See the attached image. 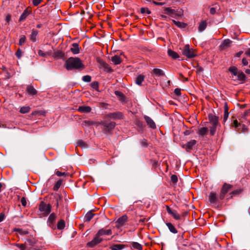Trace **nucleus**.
<instances>
[{"mask_svg":"<svg viewBox=\"0 0 250 250\" xmlns=\"http://www.w3.org/2000/svg\"><path fill=\"white\" fill-rule=\"evenodd\" d=\"M83 64L78 58H69L65 62V67L67 70L77 69L83 67Z\"/></svg>","mask_w":250,"mask_h":250,"instance_id":"1","label":"nucleus"},{"mask_svg":"<svg viewBox=\"0 0 250 250\" xmlns=\"http://www.w3.org/2000/svg\"><path fill=\"white\" fill-rule=\"evenodd\" d=\"M208 118L209 122L211 124V126H210V133L211 135H214L216 132V128L219 125L218 122L219 117L213 114H209Z\"/></svg>","mask_w":250,"mask_h":250,"instance_id":"2","label":"nucleus"},{"mask_svg":"<svg viewBox=\"0 0 250 250\" xmlns=\"http://www.w3.org/2000/svg\"><path fill=\"white\" fill-rule=\"evenodd\" d=\"M182 53L184 55L188 58H192L196 56L193 49L190 48L189 45L188 44H186L183 47L182 50Z\"/></svg>","mask_w":250,"mask_h":250,"instance_id":"3","label":"nucleus"},{"mask_svg":"<svg viewBox=\"0 0 250 250\" xmlns=\"http://www.w3.org/2000/svg\"><path fill=\"white\" fill-rule=\"evenodd\" d=\"M39 209L43 214L46 216L51 212V206L49 204H46L43 202H41L39 205Z\"/></svg>","mask_w":250,"mask_h":250,"instance_id":"4","label":"nucleus"},{"mask_svg":"<svg viewBox=\"0 0 250 250\" xmlns=\"http://www.w3.org/2000/svg\"><path fill=\"white\" fill-rule=\"evenodd\" d=\"M100 124L102 125L103 129L106 132L110 131L116 125V123L114 122H111L108 123L105 122H102Z\"/></svg>","mask_w":250,"mask_h":250,"instance_id":"5","label":"nucleus"},{"mask_svg":"<svg viewBox=\"0 0 250 250\" xmlns=\"http://www.w3.org/2000/svg\"><path fill=\"white\" fill-rule=\"evenodd\" d=\"M231 185L229 184L225 183L223 185L219 195L220 200H223L226 194L231 189Z\"/></svg>","mask_w":250,"mask_h":250,"instance_id":"6","label":"nucleus"},{"mask_svg":"<svg viewBox=\"0 0 250 250\" xmlns=\"http://www.w3.org/2000/svg\"><path fill=\"white\" fill-rule=\"evenodd\" d=\"M102 241L103 239L100 238V235H98V233H97L93 240L87 243V246L90 248H93Z\"/></svg>","mask_w":250,"mask_h":250,"instance_id":"7","label":"nucleus"},{"mask_svg":"<svg viewBox=\"0 0 250 250\" xmlns=\"http://www.w3.org/2000/svg\"><path fill=\"white\" fill-rule=\"evenodd\" d=\"M106 118H110L113 120L122 119L123 118V114L120 112H116L110 113L106 115Z\"/></svg>","mask_w":250,"mask_h":250,"instance_id":"8","label":"nucleus"},{"mask_svg":"<svg viewBox=\"0 0 250 250\" xmlns=\"http://www.w3.org/2000/svg\"><path fill=\"white\" fill-rule=\"evenodd\" d=\"M128 217L126 215H124L120 217L116 221V227L119 228L124 225L125 223L127 221Z\"/></svg>","mask_w":250,"mask_h":250,"instance_id":"9","label":"nucleus"},{"mask_svg":"<svg viewBox=\"0 0 250 250\" xmlns=\"http://www.w3.org/2000/svg\"><path fill=\"white\" fill-rule=\"evenodd\" d=\"M56 216L54 213H51L48 217L47 220L48 225L51 228H55L54 222L55 221Z\"/></svg>","mask_w":250,"mask_h":250,"instance_id":"10","label":"nucleus"},{"mask_svg":"<svg viewBox=\"0 0 250 250\" xmlns=\"http://www.w3.org/2000/svg\"><path fill=\"white\" fill-rule=\"evenodd\" d=\"M196 141L194 140H190L186 144L183 146V147L186 148L187 151L191 150L193 146L196 144Z\"/></svg>","mask_w":250,"mask_h":250,"instance_id":"11","label":"nucleus"},{"mask_svg":"<svg viewBox=\"0 0 250 250\" xmlns=\"http://www.w3.org/2000/svg\"><path fill=\"white\" fill-rule=\"evenodd\" d=\"M152 75L153 76L161 77L165 76V73L162 69L154 68L152 71Z\"/></svg>","mask_w":250,"mask_h":250,"instance_id":"12","label":"nucleus"},{"mask_svg":"<svg viewBox=\"0 0 250 250\" xmlns=\"http://www.w3.org/2000/svg\"><path fill=\"white\" fill-rule=\"evenodd\" d=\"M144 118L145 119V121H146L147 125L152 128H156V125L154 123V122L148 116H145Z\"/></svg>","mask_w":250,"mask_h":250,"instance_id":"13","label":"nucleus"},{"mask_svg":"<svg viewBox=\"0 0 250 250\" xmlns=\"http://www.w3.org/2000/svg\"><path fill=\"white\" fill-rule=\"evenodd\" d=\"M70 50L74 54H78L80 52V47L77 43H73Z\"/></svg>","mask_w":250,"mask_h":250,"instance_id":"14","label":"nucleus"},{"mask_svg":"<svg viewBox=\"0 0 250 250\" xmlns=\"http://www.w3.org/2000/svg\"><path fill=\"white\" fill-rule=\"evenodd\" d=\"M38 33L39 32L37 30L33 29L29 36L30 41L33 42H36L37 40Z\"/></svg>","mask_w":250,"mask_h":250,"instance_id":"15","label":"nucleus"},{"mask_svg":"<svg viewBox=\"0 0 250 250\" xmlns=\"http://www.w3.org/2000/svg\"><path fill=\"white\" fill-rule=\"evenodd\" d=\"M64 56V53L61 50L55 51L53 55V57L56 59H63Z\"/></svg>","mask_w":250,"mask_h":250,"instance_id":"16","label":"nucleus"},{"mask_svg":"<svg viewBox=\"0 0 250 250\" xmlns=\"http://www.w3.org/2000/svg\"><path fill=\"white\" fill-rule=\"evenodd\" d=\"M98 235L102 236L104 235H110L112 234V231L111 229H100L97 232Z\"/></svg>","mask_w":250,"mask_h":250,"instance_id":"17","label":"nucleus"},{"mask_svg":"<svg viewBox=\"0 0 250 250\" xmlns=\"http://www.w3.org/2000/svg\"><path fill=\"white\" fill-rule=\"evenodd\" d=\"M231 41L229 39L225 40L220 46L221 49H225L230 46Z\"/></svg>","mask_w":250,"mask_h":250,"instance_id":"18","label":"nucleus"},{"mask_svg":"<svg viewBox=\"0 0 250 250\" xmlns=\"http://www.w3.org/2000/svg\"><path fill=\"white\" fill-rule=\"evenodd\" d=\"M229 115V107H228L227 104L226 103L224 105V116H223V124H225V123L228 120Z\"/></svg>","mask_w":250,"mask_h":250,"instance_id":"19","label":"nucleus"},{"mask_svg":"<svg viewBox=\"0 0 250 250\" xmlns=\"http://www.w3.org/2000/svg\"><path fill=\"white\" fill-rule=\"evenodd\" d=\"M26 90L28 93L32 96L35 95L37 93V91L31 85L27 86Z\"/></svg>","mask_w":250,"mask_h":250,"instance_id":"20","label":"nucleus"},{"mask_svg":"<svg viewBox=\"0 0 250 250\" xmlns=\"http://www.w3.org/2000/svg\"><path fill=\"white\" fill-rule=\"evenodd\" d=\"M30 11L28 10L27 9L24 10L20 17L19 21L21 22L24 21L28 17V16L30 14Z\"/></svg>","mask_w":250,"mask_h":250,"instance_id":"21","label":"nucleus"},{"mask_svg":"<svg viewBox=\"0 0 250 250\" xmlns=\"http://www.w3.org/2000/svg\"><path fill=\"white\" fill-rule=\"evenodd\" d=\"M91 110V108L89 106H80L78 108V111L81 113H89Z\"/></svg>","mask_w":250,"mask_h":250,"instance_id":"22","label":"nucleus"},{"mask_svg":"<svg viewBox=\"0 0 250 250\" xmlns=\"http://www.w3.org/2000/svg\"><path fill=\"white\" fill-rule=\"evenodd\" d=\"M209 201L211 204H216L217 201L216 194L211 192L209 195Z\"/></svg>","mask_w":250,"mask_h":250,"instance_id":"23","label":"nucleus"},{"mask_svg":"<svg viewBox=\"0 0 250 250\" xmlns=\"http://www.w3.org/2000/svg\"><path fill=\"white\" fill-rule=\"evenodd\" d=\"M111 60L115 65L119 64L122 62L121 58H120V56L118 55H115L112 57L111 58Z\"/></svg>","mask_w":250,"mask_h":250,"instance_id":"24","label":"nucleus"},{"mask_svg":"<svg viewBox=\"0 0 250 250\" xmlns=\"http://www.w3.org/2000/svg\"><path fill=\"white\" fill-rule=\"evenodd\" d=\"M208 132V128L206 127H203L199 128L197 133L201 136L205 135Z\"/></svg>","mask_w":250,"mask_h":250,"instance_id":"25","label":"nucleus"},{"mask_svg":"<svg viewBox=\"0 0 250 250\" xmlns=\"http://www.w3.org/2000/svg\"><path fill=\"white\" fill-rule=\"evenodd\" d=\"M167 226L168 227L169 231L173 233H177V230L174 226L171 223H166Z\"/></svg>","mask_w":250,"mask_h":250,"instance_id":"26","label":"nucleus"},{"mask_svg":"<svg viewBox=\"0 0 250 250\" xmlns=\"http://www.w3.org/2000/svg\"><path fill=\"white\" fill-rule=\"evenodd\" d=\"M207 25V23L206 21H202L199 24V27H198V30L200 32L203 31L206 28Z\"/></svg>","mask_w":250,"mask_h":250,"instance_id":"27","label":"nucleus"},{"mask_svg":"<svg viewBox=\"0 0 250 250\" xmlns=\"http://www.w3.org/2000/svg\"><path fill=\"white\" fill-rule=\"evenodd\" d=\"M94 214H93L91 211H88L84 216V221L88 222L94 216Z\"/></svg>","mask_w":250,"mask_h":250,"instance_id":"28","label":"nucleus"},{"mask_svg":"<svg viewBox=\"0 0 250 250\" xmlns=\"http://www.w3.org/2000/svg\"><path fill=\"white\" fill-rule=\"evenodd\" d=\"M168 54L172 58L176 59L179 57V55L175 51L171 50H168Z\"/></svg>","mask_w":250,"mask_h":250,"instance_id":"29","label":"nucleus"},{"mask_svg":"<svg viewBox=\"0 0 250 250\" xmlns=\"http://www.w3.org/2000/svg\"><path fill=\"white\" fill-rule=\"evenodd\" d=\"M229 71L233 75L236 76L238 74V69L236 67L234 66H230L229 69Z\"/></svg>","mask_w":250,"mask_h":250,"instance_id":"30","label":"nucleus"},{"mask_svg":"<svg viewBox=\"0 0 250 250\" xmlns=\"http://www.w3.org/2000/svg\"><path fill=\"white\" fill-rule=\"evenodd\" d=\"M236 76H237V79L239 81H244L246 78L245 75L242 71H239Z\"/></svg>","mask_w":250,"mask_h":250,"instance_id":"31","label":"nucleus"},{"mask_svg":"<svg viewBox=\"0 0 250 250\" xmlns=\"http://www.w3.org/2000/svg\"><path fill=\"white\" fill-rule=\"evenodd\" d=\"M144 76L142 75H139L136 80V83L138 85H140L144 80Z\"/></svg>","mask_w":250,"mask_h":250,"instance_id":"32","label":"nucleus"},{"mask_svg":"<svg viewBox=\"0 0 250 250\" xmlns=\"http://www.w3.org/2000/svg\"><path fill=\"white\" fill-rule=\"evenodd\" d=\"M36 243V240L34 238H29L26 239L25 243L28 244L30 246H33Z\"/></svg>","mask_w":250,"mask_h":250,"instance_id":"33","label":"nucleus"},{"mask_svg":"<svg viewBox=\"0 0 250 250\" xmlns=\"http://www.w3.org/2000/svg\"><path fill=\"white\" fill-rule=\"evenodd\" d=\"M173 22L178 27L180 28H185L186 26V24L184 23L175 20H172Z\"/></svg>","mask_w":250,"mask_h":250,"instance_id":"34","label":"nucleus"},{"mask_svg":"<svg viewBox=\"0 0 250 250\" xmlns=\"http://www.w3.org/2000/svg\"><path fill=\"white\" fill-rule=\"evenodd\" d=\"M65 222L63 220L59 221L57 224V228L59 229H62L64 228Z\"/></svg>","mask_w":250,"mask_h":250,"instance_id":"35","label":"nucleus"},{"mask_svg":"<svg viewBox=\"0 0 250 250\" xmlns=\"http://www.w3.org/2000/svg\"><path fill=\"white\" fill-rule=\"evenodd\" d=\"M62 182V179H60L59 180H58L56 182V183L55 184V185H54V186L53 187L54 190H55V191L58 190V189L60 188Z\"/></svg>","mask_w":250,"mask_h":250,"instance_id":"36","label":"nucleus"},{"mask_svg":"<svg viewBox=\"0 0 250 250\" xmlns=\"http://www.w3.org/2000/svg\"><path fill=\"white\" fill-rule=\"evenodd\" d=\"M132 247L138 250H142V245L138 242H133L132 243Z\"/></svg>","mask_w":250,"mask_h":250,"instance_id":"37","label":"nucleus"},{"mask_svg":"<svg viewBox=\"0 0 250 250\" xmlns=\"http://www.w3.org/2000/svg\"><path fill=\"white\" fill-rule=\"evenodd\" d=\"M30 107L29 106H23L20 109V112L21 113L25 114L29 112Z\"/></svg>","mask_w":250,"mask_h":250,"instance_id":"38","label":"nucleus"},{"mask_svg":"<svg viewBox=\"0 0 250 250\" xmlns=\"http://www.w3.org/2000/svg\"><path fill=\"white\" fill-rule=\"evenodd\" d=\"M26 40V38L24 35L21 36L20 39L19 40V44L20 45H22L25 42Z\"/></svg>","mask_w":250,"mask_h":250,"instance_id":"39","label":"nucleus"},{"mask_svg":"<svg viewBox=\"0 0 250 250\" xmlns=\"http://www.w3.org/2000/svg\"><path fill=\"white\" fill-rule=\"evenodd\" d=\"M171 215H172L173 218L176 220H180L181 219L180 215L175 210H174Z\"/></svg>","mask_w":250,"mask_h":250,"instance_id":"40","label":"nucleus"},{"mask_svg":"<svg viewBox=\"0 0 250 250\" xmlns=\"http://www.w3.org/2000/svg\"><path fill=\"white\" fill-rule=\"evenodd\" d=\"M172 12H173V9L170 8H166L164 10V13L168 15H170Z\"/></svg>","mask_w":250,"mask_h":250,"instance_id":"41","label":"nucleus"},{"mask_svg":"<svg viewBox=\"0 0 250 250\" xmlns=\"http://www.w3.org/2000/svg\"><path fill=\"white\" fill-rule=\"evenodd\" d=\"M82 80L85 82H90L91 80V77L89 75H85L83 76Z\"/></svg>","mask_w":250,"mask_h":250,"instance_id":"42","label":"nucleus"},{"mask_svg":"<svg viewBox=\"0 0 250 250\" xmlns=\"http://www.w3.org/2000/svg\"><path fill=\"white\" fill-rule=\"evenodd\" d=\"M91 86L94 89L98 90L99 87L98 83L97 82H93L91 83Z\"/></svg>","mask_w":250,"mask_h":250,"instance_id":"43","label":"nucleus"},{"mask_svg":"<svg viewBox=\"0 0 250 250\" xmlns=\"http://www.w3.org/2000/svg\"><path fill=\"white\" fill-rule=\"evenodd\" d=\"M171 181L173 183H176L178 181V178L177 176L176 175H172L170 177Z\"/></svg>","mask_w":250,"mask_h":250,"instance_id":"44","label":"nucleus"},{"mask_svg":"<svg viewBox=\"0 0 250 250\" xmlns=\"http://www.w3.org/2000/svg\"><path fill=\"white\" fill-rule=\"evenodd\" d=\"M140 143L142 146L144 147L147 146V141L146 139H142L140 141Z\"/></svg>","mask_w":250,"mask_h":250,"instance_id":"45","label":"nucleus"},{"mask_svg":"<svg viewBox=\"0 0 250 250\" xmlns=\"http://www.w3.org/2000/svg\"><path fill=\"white\" fill-rule=\"evenodd\" d=\"M141 13L142 14L147 13V14H149L150 13V11L147 8H142L141 9Z\"/></svg>","mask_w":250,"mask_h":250,"instance_id":"46","label":"nucleus"},{"mask_svg":"<svg viewBox=\"0 0 250 250\" xmlns=\"http://www.w3.org/2000/svg\"><path fill=\"white\" fill-rule=\"evenodd\" d=\"M77 145L79 146H81L82 148L85 147L86 145L84 142H83L82 140H79L77 142Z\"/></svg>","mask_w":250,"mask_h":250,"instance_id":"47","label":"nucleus"},{"mask_svg":"<svg viewBox=\"0 0 250 250\" xmlns=\"http://www.w3.org/2000/svg\"><path fill=\"white\" fill-rule=\"evenodd\" d=\"M38 54L39 56L43 57H46L48 54L47 53H44L42 50H39L38 51Z\"/></svg>","mask_w":250,"mask_h":250,"instance_id":"48","label":"nucleus"},{"mask_svg":"<svg viewBox=\"0 0 250 250\" xmlns=\"http://www.w3.org/2000/svg\"><path fill=\"white\" fill-rule=\"evenodd\" d=\"M15 245L17 247L19 248L21 250H25L26 247L24 244H16Z\"/></svg>","mask_w":250,"mask_h":250,"instance_id":"49","label":"nucleus"},{"mask_svg":"<svg viewBox=\"0 0 250 250\" xmlns=\"http://www.w3.org/2000/svg\"><path fill=\"white\" fill-rule=\"evenodd\" d=\"M56 174L58 176H66L68 175L67 173H66L65 172H62L60 171H57L56 172Z\"/></svg>","mask_w":250,"mask_h":250,"instance_id":"50","label":"nucleus"},{"mask_svg":"<svg viewBox=\"0 0 250 250\" xmlns=\"http://www.w3.org/2000/svg\"><path fill=\"white\" fill-rule=\"evenodd\" d=\"M21 202L23 206L25 207L26 206V199L25 197H22Z\"/></svg>","mask_w":250,"mask_h":250,"instance_id":"51","label":"nucleus"},{"mask_svg":"<svg viewBox=\"0 0 250 250\" xmlns=\"http://www.w3.org/2000/svg\"><path fill=\"white\" fill-rule=\"evenodd\" d=\"M42 1V0H33V4L35 6H38Z\"/></svg>","mask_w":250,"mask_h":250,"instance_id":"52","label":"nucleus"},{"mask_svg":"<svg viewBox=\"0 0 250 250\" xmlns=\"http://www.w3.org/2000/svg\"><path fill=\"white\" fill-rule=\"evenodd\" d=\"M22 52L20 49H18L16 53V55L18 58H20L21 56Z\"/></svg>","mask_w":250,"mask_h":250,"instance_id":"53","label":"nucleus"},{"mask_svg":"<svg viewBox=\"0 0 250 250\" xmlns=\"http://www.w3.org/2000/svg\"><path fill=\"white\" fill-rule=\"evenodd\" d=\"M102 65H103V66L105 68V69H109L110 70L111 69L109 68L108 65L104 62H102L101 63Z\"/></svg>","mask_w":250,"mask_h":250,"instance_id":"54","label":"nucleus"},{"mask_svg":"<svg viewBox=\"0 0 250 250\" xmlns=\"http://www.w3.org/2000/svg\"><path fill=\"white\" fill-rule=\"evenodd\" d=\"M84 123L88 125H92L94 124V122L92 121H85Z\"/></svg>","mask_w":250,"mask_h":250,"instance_id":"55","label":"nucleus"},{"mask_svg":"<svg viewBox=\"0 0 250 250\" xmlns=\"http://www.w3.org/2000/svg\"><path fill=\"white\" fill-rule=\"evenodd\" d=\"M174 93L177 96L180 95H181V89L179 88H176L174 90Z\"/></svg>","mask_w":250,"mask_h":250,"instance_id":"56","label":"nucleus"},{"mask_svg":"<svg viewBox=\"0 0 250 250\" xmlns=\"http://www.w3.org/2000/svg\"><path fill=\"white\" fill-rule=\"evenodd\" d=\"M239 124L236 120L233 121V123L232 124V126L235 127H237L238 126Z\"/></svg>","mask_w":250,"mask_h":250,"instance_id":"57","label":"nucleus"},{"mask_svg":"<svg viewBox=\"0 0 250 250\" xmlns=\"http://www.w3.org/2000/svg\"><path fill=\"white\" fill-rule=\"evenodd\" d=\"M216 8L215 7H211L210 9V13L211 14H214L216 13Z\"/></svg>","mask_w":250,"mask_h":250,"instance_id":"58","label":"nucleus"},{"mask_svg":"<svg viewBox=\"0 0 250 250\" xmlns=\"http://www.w3.org/2000/svg\"><path fill=\"white\" fill-rule=\"evenodd\" d=\"M115 94H116V95H117L118 96L121 97H124V94L120 91H116L115 92Z\"/></svg>","mask_w":250,"mask_h":250,"instance_id":"59","label":"nucleus"},{"mask_svg":"<svg viewBox=\"0 0 250 250\" xmlns=\"http://www.w3.org/2000/svg\"><path fill=\"white\" fill-rule=\"evenodd\" d=\"M17 231L19 232V233L21 235H25L28 233V231H22L21 229H18Z\"/></svg>","mask_w":250,"mask_h":250,"instance_id":"60","label":"nucleus"},{"mask_svg":"<svg viewBox=\"0 0 250 250\" xmlns=\"http://www.w3.org/2000/svg\"><path fill=\"white\" fill-rule=\"evenodd\" d=\"M242 63L243 65H247L248 64V61L246 58H243L242 59Z\"/></svg>","mask_w":250,"mask_h":250,"instance_id":"61","label":"nucleus"},{"mask_svg":"<svg viewBox=\"0 0 250 250\" xmlns=\"http://www.w3.org/2000/svg\"><path fill=\"white\" fill-rule=\"evenodd\" d=\"M167 210L168 214H171L172 212L174 211L171 209V208L168 207L167 206Z\"/></svg>","mask_w":250,"mask_h":250,"instance_id":"62","label":"nucleus"},{"mask_svg":"<svg viewBox=\"0 0 250 250\" xmlns=\"http://www.w3.org/2000/svg\"><path fill=\"white\" fill-rule=\"evenodd\" d=\"M5 215L3 213H1L0 214V222H2L4 218Z\"/></svg>","mask_w":250,"mask_h":250,"instance_id":"63","label":"nucleus"},{"mask_svg":"<svg viewBox=\"0 0 250 250\" xmlns=\"http://www.w3.org/2000/svg\"><path fill=\"white\" fill-rule=\"evenodd\" d=\"M245 54L248 56H250V48H248L245 52Z\"/></svg>","mask_w":250,"mask_h":250,"instance_id":"64","label":"nucleus"}]
</instances>
